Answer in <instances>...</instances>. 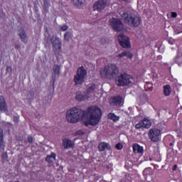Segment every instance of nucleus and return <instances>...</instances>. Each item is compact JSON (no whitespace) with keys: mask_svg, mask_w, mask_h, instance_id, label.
Returning <instances> with one entry per match:
<instances>
[{"mask_svg":"<svg viewBox=\"0 0 182 182\" xmlns=\"http://www.w3.org/2000/svg\"><path fill=\"white\" fill-rule=\"evenodd\" d=\"M80 119H86L84 124L87 126H97L102 119V109L99 107H90L87 111L79 107H73L67 111L66 119L69 123H77Z\"/></svg>","mask_w":182,"mask_h":182,"instance_id":"obj_1","label":"nucleus"},{"mask_svg":"<svg viewBox=\"0 0 182 182\" xmlns=\"http://www.w3.org/2000/svg\"><path fill=\"white\" fill-rule=\"evenodd\" d=\"M119 68L114 65H108L100 70L102 77L112 80L119 76Z\"/></svg>","mask_w":182,"mask_h":182,"instance_id":"obj_2","label":"nucleus"},{"mask_svg":"<svg viewBox=\"0 0 182 182\" xmlns=\"http://www.w3.org/2000/svg\"><path fill=\"white\" fill-rule=\"evenodd\" d=\"M121 17L122 19H124V23H128V25H133L134 27L139 26L141 22L140 17L129 12L123 13Z\"/></svg>","mask_w":182,"mask_h":182,"instance_id":"obj_3","label":"nucleus"},{"mask_svg":"<svg viewBox=\"0 0 182 182\" xmlns=\"http://www.w3.org/2000/svg\"><path fill=\"white\" fill-rule=\"evenodd\" d=\"M132 82L133 77L126 73H121L116 77V85L117 86H127L132 83Z\"/></svg>","mask_w":182,"mask_h":182,"instance_id":"obj_4","label":"nucleus"},{"mask_svg":"<svg viewBox=\"0 0 182 182\" xmlns=\"http://www.w3.org/2000/svg\"><path fill=\"white\" fill-rule=\"evenodd\" d=\"M46 42L48 45H50V43L52 44L53 50H54V52L62 49V41H60V38L56 36L48 35L46 38Z\"/></svg>","mask_w":182,"mask_h":182,"instance_id":"obj_5","label":"nucleus"},{"mask_svg":"<svg viewBox=\"0 0 182 182\" xmlns=\"http://www.w3.org/2000/svg\"><path fill=\"white\" fill-rule=\"evenodd\" d=\"M109 25L114 31V32H122L124 29L123 22L117 18H111L109 20Z\"/></svg>","mask_w":182,"mask_h":182,"instance_id":"obj_6","label":"nucleus"},{"mask_svg":"<svg viewBox=\"0 0 182 182\" xmlns=\"http://www.w3.org/2000/svg\"><path fill=\"white\" fill-rule=\"evenodd\" d=\"M86 75H87V73L85 70V68L80 67L77 70V74L74 76V82L75 85H82L85 82Z\"/></svg>","mask_w":182,"mask_h":182,"instance_id":"obj_7","label":"nucleus"},{"mask_svg":"<svg viewBox=\"0 0 182 182\" xmlns=\"http://www.w3.org/2000/svg\"><path fill=\"white\" fill-rule=\"evenodd\" d=\"M109 5L107 0H98L96 1L93 6L94 11H97L98 12H102L106 6Z\"/></svg>","mask_w":182,"mask_h":182,"instance_id":"obj_8","label":"nucleus"},{"mask_svg":"<svg viewBox=\"0 0 182 182\" xmlns=\"http://www.w3.org/2000/svg\"><path fill=\"white\" fill-rule=\"evenodd\" d=\"M118 41L119 43V45L122 48H130V38L124 36V34H120L118 36Z\"/></svg>","mask_w":182,"mask_h":182,"instance_id":"obj_9","label":"nucleus"},{"mask_svg":"<svg viewBox=\"0 0 182 182\" xmlns=\"http://www.w3.org/2000/svg\"><path fill=\"white\" fill-rule=\"evenodd\" d=\"M161 132L160 131V129H151L149 130V139L152 141H159V140H160V133Z\"/></svg>","mask_w":182,"mask_h":182,"instance_id":"obj_10","label":"nucleus"},{"mask_svg":"<svg viewBox=\"0 0 182 182\" xmlns=\"http://www.w3.org/2000/svg\"><path fill=\"white\" fill-rule=\"evenodd\" d=\"M109 103L113 106H122L123 105V97L119 95L114 96L110 98Z\"/></svg>","mask_w":182,"mask_h":182,"instance_id":"obj_11","label":"nucleus"},{"mask_svg":"<svg viewBox=\"0 0 182 182\" xmlns=\"http://www.w3.org/2000/svg\"><path fill=\"white\" fill-rule=\"evenodd\" d=\"M0 112L5 113L8 112V105L4 96L0 95Z\"/></svg>","mask_w":182,"mask_h":182,"instance_id":"obj_12","label":"nucleus"},{"mask_svg":"<svg viewBox=\"0 0 182 182\" xmlns=\"http://www.w3.org/2000/svg\"><path fill=\"white\" fill-rule=\"evenodd\" d=\"M18 36L23 43H28V35L23 28H20L18 31Z\"/></svg>","mask_w":182,"mask_h":182,"instance_id":"obj_13","label":"nucleus"},{"mask_svg":"<svg viewBox=\"0 0 182 182\" xmlns=\"http://www.w3.org/2000/svg\"><path fill=\"white\" fill-rule=\"evenodd\" d=\"M62 146L64 147V149H72L75 146V144L72 140L65 138L63 139V143Z\"/></svg>","mask_w":182,"mask_h":182,"instance_id":"obj_14","label":"nucleus"},{"mask_svg":"<svg viewBox=\"0 0 182 182\" xmlns=\"http://www.w3.org/2000/svg\"><path fill=\"white\" fill-rule=\"evenodd\" d=\"M99 151H105V150H112L110 144L106 142H102L98 146Z\"/></svg>","mask_w":182,"mask_h":182,"instance_id":"obj_15","label":"nucleus"},{"mask_svg":"<svg viewBox=\"0 0 182 182\" xmlns=\"http://www.w3.org/2000/svg\"><path fill=\"white\" fill-rule=\"evenodd\" d=\"M133 151L134 153H139L140 154H143V147L140 146L137 144H134Z\"/></svg>","mask_w":182,"mask_h":182,"instance_id":"obj_16","label":"nucleus"},{"mask_svg":"<svg viewBox=\"0 0 182 182\" xmlns=\"http://www.w3.org/2000/svg\"><path fill=\"white\" fill-rule=\"evenodd\" d=\"M56 160V154L55 153H51L50 155H48L47 157L46 158V161L48 163H53Z\"/></svg>","mask_w":182,"mask_h":182,"instance_id":"obj_17","label":"nucleus"},{"mask_svg":"<svg viewBox=\"0 0 182 182\" xmlns=\"http://www.w3.org/2000/svg\"><path fill=\"white\" fill-rule=\"evenodd\" d=\"M153 174H154V172L151 168H146L144 171V176H146V178H149V177L153 176Z\"/></svg>","mask_w":182,"mask_h":182,"instance_id":"obj_18","label":"nucleus"},{"mask_svg":"<svg viewBox=\"0 0 182 182\" xmlns=\"http://www.w3.org/2000/svg\"><path fill=\"white\" fill-rule=\"evenodd\" d=\"M53 72L54 73V76H59L60 75V65H54L53 67Z\"/></svg>","mask_w":182,"mask_h":182,"instance_id":"obj_19","label":"nucleus"},{"mask_svg":"<svg viewBox=\"0 0 182 182\" xmlns=\"http://www.w3.org/2000/svg\"><path fill=\"white\" fill-rule=\"evenodd\" d=\"M164 93L165 96H170V94L171 93V87H170V85L164 86Z\"/></svg>","mask_w":182,"mask_h":182,"instance_id":"obj_20","label":"nucleus"},{"mask_svg":"<svg viewBox=\"0 0 182 182\" xmlns=\"http://www.w3.org/2000/svg\"><path fill=\"white\" fill-rule=\"evenodd\" d=\"M4 130L0 128V149H4Z\"/></svg>","mask_w":182,"mask_h":182,"instance_id":"obj_21","label":"nucleus"},{"mask_svg":"<svg viewBox=\"0 0 182 182\" xmlns=\"http://www.w3.org/2000/svg\"><path fill=\"white\" fill-rule=\"evenodd\" d=\"M73 5L75 6H81V5H85V0H72Z\"/></svg>","mask_w":182,"mask_h":182,"instance_id":"obj_22","label":"nucleus"},{"mask_svg":"<svg viewBox=\"0 0 182 182\" xmlns=\"http://www.w3.org/2000/svg\"><path fill=\"white\" fill-rule=\"evenodd\" d=\"M107 117L109 119V120H113V122H117V120L119 119L118 116H116V114L113 113L108 114Z\"/></svg>","mask_w":182,"mask_h":182,"instance_id":"obj_23","label":"nucleus"},{"mask_svg":"<svg viewBox=\"0 0 182 182\" xmlns=\"http://www.w3.org/2000/svg\"><path fill=\"white\" fill-rule=\"evenodd\" d=\"M142 125H143V127H145V129H149L151 126V122H150V121L145 119L142 122Z\"/></svg>","mask_w":182,"mask_h":182,"instance_id":"obj_24","label":"nucleus"},{"mask_svg":"<svg viewBox=\"0 0 182 182\" xmlns=\"http://www.w3.org/2000/svg\"><path fill=\"white\" fill-rule=\"evenodd\" d=\"M49 1H48V0H44L43 10L46 12V14H48V12H49Z\"/></svg>","mask_w":182,"mask_h":182,"instance_id":"obj_25","label":"nucleus"},{"mask_svg":"<svg viewBox=\"0 0 182 182\" xmlns=\"http://www.w3.org/2000/svg\"><path fill=\"white\" fill-rule=\"evenodd\" d=\"M76 100H78V102H82V100H85L86 99V95H83L81 94H77L75 96Z\"/></svg>","mask_w":182,"mask_h":182,"instance_id":"obj_26","label":"nucleus"},{"mask_svg":"<svg viewBox=\"0 0 182 182\" xmlns=\"http://www.w3.org/2000/svg\"><path fill=\"white\" fill-rule=\"evenodd\" d=\"M71 36H72L70 35V33L67 32L64 35V40L66 41L67 42H69V39H70Z\"/></svg>","mask_w":182,"mask_h":182,"instance_id":"obj_27","label":"nucleus"},{"mask_svg":"<svg viewBox=\"0 0 182 182\" xmlns=\"http://www.w3.org/2000/svg\"><path fill=\"white\" fill-rule=\"evenodd\" d=\"M125 56H127V58H129V59H132V58H133V54H132L130 51H125Z\"/></svg>","mask_w":182,"mask_h":182,"instance_id":"obj_28","label":"nucleus"},{"mask_svg":"<svg viewBox=\"0 0 182 182\" xmlns=\"http://www.w3.org/2000/svg\"><path fill=\"white\" fill-rule=\"evenodd\" d=\"M115 149H117V150H122V149H123V144H122L121 143H118L115 145Z\"/></svg>","mask_w":182,"mask_h":182,"instance_id":"obj_29","label":"nucleus"},{"mask_svg":"<svg viewBox=\"0 0 182 182\" xmlns=\"http://www.w3.org/2000/svg\"><path fill=\"white\" fill-rule=\"evenodd\" d=\"M95 90V86H91L87 89V93H92Z\"/></svg>","mask_w":182,"mask_h":182,"instance_id":"obj_30","label":"nucleus"},{"mask_svg":"<svg viewBox=\"0 0 182 182\" xmlns=\"http://www.w3.org/2000/svg\"><path fill=\"white\" fill-rule=\"evenodd\" d=\"M136 129H141L143 127V122H140L135 125Z\"/></svg>","mask_w":182,"mask_h":182,"instance_id":"obj_31","label":"nucleus"},{"mask_svg":"<svg viewBox=\"0 0 182 182\" xmlns=\"http://www.w3.org/2000/svg\"><path fill=\"white\" fill-rule=\"evenodd\" d=\"M28 143H33V138L32 136H28L27 139Z\"/></svg>","mask_w":182,"mask_h":182,"instance_id":"obj_32","label":"nucleus"},{"mask_svg":"<svg viewBox=\"0 0 182 182\" xmlns=\"http://www.w3.org/2000/svg\"><path fill=\"white\" fill-rule=\"evenodd\" d=\"M61 31H68V27H67V26H61Z\"/></svg>","mask_w":182,"mask_h":182,"instance_id":"obj_33","label":"nucleus"},{"mask_svg":"<svg viewBox=\"0 0 182 182\" xmlns=\"http://www.w3.org/2000/svg\"><path fill=\"white\" fill-rule=\"evenodd\" d=\"M119 58H123V56H126L125 55V51L121 53L120 54L118 55Z\"/></svg>","mask_w":182,"mask_h":182,"instance_id":"obj_34","label":"nucleus"},{"mask_svg":"<svg viewBox=\"0 0 182 182\" xmlns=\"http://www.w3.org/2000/svg\"><path fill=\"white\" fill-rule=\"evenodd\" d=\"M6 72H12V67L7 66L6 67Z\"/></svg>","mask_w":182,"mask_h":182,"instance_id":"obj_35","label":"nucleus"},{"mask_svg":"<svg viewBox=\"0 0 182 182\" xmlns=\"http://www.w3.org/2000/svg\"><path fill=\"white\" fill-rule=\"evenodd\" d=\"M171 16H172V18H177V13L172 12L171 13Z\"/></svg>","mask_w":182,"mask_h":182,"instance_id":"obj_36","label":"nucleus"},{"mask_svg":"<svg viewBox=\"0 0 182 182\" xmlns=\"http://www.w3.org/2000/svg\"><path fill=\"white\" fill-rule=\"evenodd\" d=\"M14 122H15V123H18V122H19V118H18V117H14Z\"/></svg>","mask_w":182,"mask_h":182,"instance_id":"obj_37","label":"nucleus"},{"mask_svg":"<svg viewBox=\"0 0 182 182\" xmlns=\"http://www.w3.org/2000/svg\"><path fill=\"white\" fill-rule=\"evenodd\" d=\"M15 48H16V49H21V45H19V44H15Z\"/></svg>","mask_w":182,"mask_h":182,"instance_id":"obj_38","label":"nucleus"},{"mask_svg":"<svg viewBox=\"0 0 182 182\" xmlns=\"http://www.w3.org/2000/svg\"><path fill=\"white\" fill-rule=\"evenodd\" d=\"M77 134H78L79 136H82L83 134V132L82 131H77Z\"/></svg>","mask_w":182,"mask_h":182,"instance_id":"obj_39","label":"nucleus"},{"mask_svg":"<svg viewBox=\"0 0 182 182\" xmlns=\"http://www.w3.org/2000/svg\"><path fill=\"white\" fill-rule=\"evenodd\" d=\"M168 43H170L171 45H173V43H174V40H169Z\"/></svg>","mask_w":182,"mask_h":182,"instance_id":"obj_40","label":"nucleus"},{"mask_svg":"<svg viewBox=\"0 0 182 182\" xmlns=\"http://www.w3.org/2000/svg\"><path fill=\"white\" fill-rule=\"evenodd\" d=\"M176 170H177V165H174V166H173V171H176Z\"/></svg>","mask_w":182,"mask_h":182,"instance_id":"obj_41","label":"nucleus"},{"mask_svg":"<svg viewBox=\"0 0 182 182\" xmlns=\"http://www.w3.org/2000/svg\"><path fill=\"white\" fill-rule=\"evenodd\" d=\"M53 80H55V76H53Z\"/></svg>","mask_w":182,"mask_h":182,"instance_id":"obj_42","label":"nucleus"},{"mask_svg":"<svg viewBox=\"0 0 182 182\" xmlns=\"http://www.w3.org/2000/svg\"><path fill=\"white\" fill-rule=\"evenodd\" d=\"M3 156H6V154H3Z\"/></svg>","mask_w":182,"mask_h":182,"instance_id":"obj_43","label":"nucleus"},{"mask_svg":"<svg viewBox=\"0 0 182 182\" xmlns=\"http://www.w3.org/2000/svg\"><path fill=\"white\" fill-rule=\"evenodd\" d=\"M171 144V146H173V144Z\"/></svg>","mask_w":182,"mask_h":182,"instance_id":"obj_44","label":"nucleus"}]
</instances>
